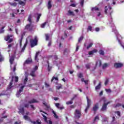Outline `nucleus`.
I'll use <instances>...</instances> for the list:
<instances>
[{"label": "nucleus", "instance_id": "393cba45", "mask_svg": "<svg viewBox=\"0 0 124 124\" xmlns=\"http://www.w3.org/2000/svg\"><path fill=\"white\" fill-rule=\"evenodd\" d=\"M18 3L19 4H20V5H22V6H25L26 4V3H25V2L21 0L18 1Z\"/></svg>", "mask_w": 124, "mask_h": 124}, {"label": "nucleus", "instance_id": "4d7b16f0", "mask_svg": "<svg viewBox=\"0 0 124 124\" xmlns=\"http://www.w3.org/2000/svg\"><path fill=\"white\" fill-rule=\"evenodd\" d=\"M92 30H93V28H92V26H88V31H92Z\"/></svg>", "mask_w": 124, "mask_h": 124}, {"label": "nucleus", "instance_id": "bf43d9fd", "mask_svg": "<svg viewBox=\"0 0 124 124\" xmlns=\"http://www.w3.org/2000/svg\"><path fill=\"white\" fill-rule=\"evenodd\" d=\"M105 91L107 92V93H111L112 92V91H111L110 89H106Z\"/></svg>", "mask_w": 124, "mask_h": 124}, {"label": "nucleus", "instance_id": "f3484780", "mask_svg": "<svg viewBox=\"0 0 124 124\" xmlns=\"http://www.w3.org/2000/svg\"><path fill=\"white\" fill-rule=\"evenodd\" d=\"M87 101V106L91 107V99H89L88 96L86 97Z\"/></svg>", "mask_w": 124, "mask_h": 124}, {"label": "nucleus", "instance_id": "473e14b6", "mask_svg": "<svg viewBox=\"0 0 124 124\" xmlns=\"http://www.w3.org/2000/svg\"><path fill=\"white\" fill-rule=\"evenodd\" d=\"M96 121H99V116H98V115L96 116L93 120L94 122Z\"/></svg>", "mask_w": 124, "mask_h": 124}, {"label": "nucleus", "instance_id": "8fccbe9b", "mask_svg": "<svg viewBox=\"0 0 124 124\" xmlns=\"http://www.w3.org/2000/svg\"><path fill=\"white\" fill-rule=\"evenodd\" d=\"M108 82H109V79H108V78H107V79L106 80V81L105 82V85L107 86V85H108Z\"/></svg>", "mask_w": 124, "mask_h": 124}, {"label": "nucleus", "instance_id": "c9c22d12", "mask_svg": "<svg viewBox=\"0 0 124 124\" xmlns=\"http://www.w3.org/2000/svg\"><path fill=\"white\" fill-rule=\"evenodd\" d=\"M38 55H39V52H36L35 56V60L36 61L37 60V58L38 57Z\"/></svg>", "mask_w": 124, "mask_h": 124}, {"label": "nucleus", "instance_id": "6e6d98bb", "mask_svg": "<svg viewBox=\"0 0 124 124\" xmlns=\"http://www.w3.org/2000/svg\"><path fill=\"white\" fill-rule=\"evenodd\" d=\"M30 106H31V109H32V110H35V108L34 107L33 105H30Z\"/></svg>", "mask_w": 124, "mask_h": 124}, {"label": "nucleus", "instance_id": "39448f33", "mask_svg": "<svg viewBox=\"0 0 124 124\" xmlns=\"http://www.w3.org/2000/svg\"><path fill=\"white\" fill-rule=\"evenodd\" d=\"M24 88H25V86H22L20 87V89H19V91L16 93L17 97H19V96H21V93L23 92Z\"/></svg>", "mask_w": 124, "mask_h": 124}, {"label": "nucleus", "instance_id": "ddd939ff", "mask_svg": "<svg viewBox=\"0 0 124 124\" xmlns=\"http://www.w3.org/2000/svg\"><path fill=\"white\" fill-rule=\"evenodd\" d=\"M32 62V60H31V59L28 58L25 62V63H26L27 64H29L30 63H31Z\"/></svg>", "mask_w": 124, "mask_h": 124}, {"label": "nucleus", "instance_id": "6ab92c4d", "mask_svg": "<svg viewBox=\"0 0 124 124\" xmlns=\"http://www.w3.org/2000/svg\"><path fill=\"white\" fill-rule=\"evenodd\" d=\"M14 62V57L13 56L10 59V64H13Z\"/></svg>", "mask_w": 124, "mask_h": 124}, {"label": "nucleus", "instance_id": "69168bd1", "mask_svg": "<svg viewBox=\"0 0 124 124\" xmlns=\"http://www.w3.org/2000/svg\"><path fill=\"white\" fill-rule=\"evenodd\" d=\"M108 10V9H107V7L106 6L105 8V13H106V14H107Z\"/></svg>", "mask_w": 124, "mask_h": 124}, {"label": "nucleus", "instance_id": "cd10ccee", "mask_svg": "<svg viewBox=\"0 0 124 124\" xmlns=\"http://www.w3.org/2000/svg\"><path fill=\"white\" fill-rule=\"evenodd\" d=\"M108 67V64L107 63H105L104 64H103V66H102V68L103 69H105V68H106V67Z\"/></svg>", "mask_w": 124, "mask_h": 124}, {"label": "nucleus", "instance_id": "f257e3e1", "mask_svg": "<svg viewBox=\"0 0 124 124\" xmlns=\"http://www.w3.org/2000/svg\"><path fill=\"white\" fill-rule=\"evenodd\" d=\"M30 45H31V48H33L34 46H36L38 42V39L37 38V36H35L34 39H31L30 40Z\"/></svg>", "mask_w": 124, "mask_h": 124}, {"label": "nucleus", "instance_id": "052dcab7", "mask_svg": "<svg viewBox=\"0 0 124 124\" xmlns=\"http://www.w3.org/2000/svg\"><path fill=\"white\" fill-rule=\"evenodd\" d=\"M13 42V38H11L10 40L8 41V43H11V42Z\"/></svg>", "mask_w": 124, "mask_h": 124}, {"label": "nucleus", "instance_id": "58836bf2", "mask_svg": "<svg viewBox=\"0 0 124 124\" xmlns=\"http://www.w3.org/2000/svg\"><path fill=\"white\" fill-rule=\"evenodd\" d=\"M49 38H50L49 34H46V41H48V40H49Z\"/></svg>", "mask_w": 124, "mask_h": 124}, {"label": "nucleus", "instance_id": "e2e57ef3", "mask_svg": "<svg viewBox=\"0 0 124 124\" xmlns=\"http://www.w3.org/2000/svg\"><path fill=\"white\" fill-rule=\"evenodd\" d=\"M55 106L57 107L58 108H60V103H56Z\"/></svg>", "mask_w": 124, "mask_h": 124}, {"label": "nucleus", "instance_id": "bb28decb", "mask_svg": "<svg viewBox=\"0 0 124 124\" xmlns=\"http://www.w3.org/2000/svg\"><path fill=\"white\" fill-rule=\"evenodd\" d=\"M52 113L53 114H54V118H55L56 119H58L59 118V116H58V115H57V113H56V112H55V111L53 110Z\"/></svg>", "mask_w": 124, "mask_h": 124}, {"label": "nucleus", "instance_id": "a211bd4d", "mask_svg": "<svg viewBox=\"0 0 124 124\" xmlns=\"http://www.w3.org/2000/svg\"><path fill=\"white\" fill-rule=\"evenodd\" d=\"M96 52H97V50L96 49H93L92 51H89V55H93V54H94V53H96Z\"/></svg>", "mask_w": 124, "mask_h": 124}, {"label": "nucleus", "instance_id": "e433bc0d", "mask_svg": "<svg viewBox=\"0 0 124 124\" xmlns=\"http://www.w3.org/2000/svg\"><path fill=\"white\" fill-rule=\"evenodd\" d=\"M78 78H83V74L80 73L78 74Z\"/></svg>", "mask_w": 124, "mask_h": 124}, {"label": "nucleus", "instance_id": "603ef678", "mask_svg": "<svg viewBox=\"0 0 124 124\" xmlns=\"http://www.w3.org/2000/svg\"><path fill=\"white\" fill-rule=\"evenodd\" d=\"M22 41H23V35L21 36V38L19 42L20 46H22Z\"/></svg>", "mask_w": 124, "mask_h": 124}, {"label": "nucleus", "instance_id": "49530a36", "mask_svg": "<svg viewBox=\"0 0 124 124\" xmlns=\"http://www.w3.org/2000/svg\"><path fill=\"white\" fill-rule=\"evenodd\" d=\"M84 0H81L80 1V5L81 6L83 7L84 6Z\"/></svg>", "mask_w": 124, "mask_h": 124}, {"label": "nucleus", "instance_id": "f03ea898", "mask_svg": "<svg viewBox=\"0 0 124 124\" xmlns=\"http://www.w3.org/2000/svg\"><path fill=\"white\" fill-rule=\"evenodd\" d=\"M74 115L75 118H76V119H80V118H81V116H82L81 111L78 109L75 110Z\"/></svg>", "mask_w": 124, "mask_h": 124}, {"label": "nucleus", "instance_id": "f8f14e48", "mask_svg": "<svg viewBox=\"0 0 124 124\" xmlns=\"http://www.w3.org/2000/svg\"><path fill=\"white\" fill-rule=\"evenodd\" d=\"M100 89H101V82H99L98 85L95 88V91H97V90H99Z\"/></svg>", "mask_w": 124, "mask_h": 124}, {"label": "nucleus", "instance_id": "864d4df0", "mask_svg": "<svg viewBox=\"0 0 124 124\" xmlns=\"http://www.w3.org/2000/svg\"><path fill=\"white\" fill-rule=\"evenodd\" d=\"M89 108H90V107L87 106V107L85 109V113H87L88 112V110H89Z\"/></svg>", "mask_w": 124, "mask_h": 124}, {"label": "nucleus", "instance_id": "2f4dec72", "mask_svg": "<svg viewBox=\"0 0 124 124\" xmlns=\"http://www.w3.org/2000/svg\"><path fill=\"white\" fill-rule=\"evenodd\" d=\"M54 80H55L56 81H59V78H58V77H53L51 79V82H53Z\"/></svg>", "mask_w": 124, "mask_h": 124}, {"label": "nucleus", "instance_id": "b1692460", "mask_svg": "<svg viewBox=\"0 0 124 124\" xmlns=\"http://www.w3.org/2000/svg\"><path fill=\"white\" fill-rule=\"evenodd\" d=\"M47 23H48V21H46V22H45L44 23L42 24L41 25V27L42 28V29H44V28H45V26L47 24Z\"/></svg>", "mask_w": 124, "mask_h": 124}, {"label": "nucleus", "instance_id": "1a4fd4ad", "mask_svg": "<svg viewBox=\"0 0 124 124\" xmlns=\"http://www.w3.org/2000/svg\"><path fill=\"white\" fill-rule=\"evenodd\" d=\"M18 113V114H21V115H24L25 114V108H24V107H22L20 108H19Z\"/></svg>", "mask_w": 124, "mask_h": 124}, {"label": "nucleus", "instance_id": "f704fd0d", "mask_svg": "<svg viewBox=\"0 0 124 124\" xmlns=\"http://www.w3.org/2000/svg\"><path fill=\"white\" fill-rule=\"evenodd\" d=\"M47 69L48 71H50V70H51V67H50L49 61H47Z\"/></svg>", "mask_w": 124, "mask_h": 124}, {"label": "nucleus", "instance_id": "4468645a", "mask_svg": "<svg viewBox=\"0 0 124 124\" xmlns=\"http://www.w3.org/2000/svg\"><path fill=\"white\" fill-rule=\"evenodd\" d=\"M31 19H32V16L31 14L29 15L27 21L29 22L30 24L32 23Z\"/></svg>", "mask_w": 124, "mask_h": 124}, {"label": "nucleus", "instance_id": "5701e85b", "mask_svg": "<svg viewBox=\"0 0 124 124\" xmlns=\"http://www.w3.org/2000/svg\"><path fill=\"white\" fill-rule=\"evenodd\" d=\"M91 10L93 12V11H98L99 10V8H98V7H95L92 8Z\"/></svg>", "mask_w": 124, "mask_h": 124}, {"label": "nucleus", "instance_id": "6e6552de", "mask_svg": "<svg viewBox=\"0 0 124 124\" xmlns=\"http://www.w3.org/2000/svg\"><path fill=\"white\" fill-rule=\"evenodd\" d=\"M98 103L96 104L93 108V110L94 112V114H95V112L98 110Z\"/></svg>", "mask_w": 124, "mask_h": 124}, {"label": "nucleus", "instance_id": "13d9d810", "mask_svg": "<svg viewBox=\"0 0 124 124\" xmlns=\"http://www.w3.org/2000/svg\"><path fill=\"white\" fill-rule=\"evenodd\" d=\"M26 47H27V44H25L23 48H22V51H24L25 49H26Z\"/></svg>", "mask_w": 124, "mask_h": 124}, {"label": "nucleus", "instance_id": "0e129e2a", "mask_svg": "<svg viewBox=\"0 0 124 124\" xmlns=\"http://www.w3.org/2000/svg\"><path fill=\"white\" fill-rule=\"evenodd\" d=\"M70 6H72L73 7H76V5L74 3L71 4Z\"/></svg>", "mask_w": 124, "mask_h": 124}, {"label": "nucleus", "instance_id": "412c9836", "mask_svg": "<svg viewBox=\"0 0 124 124\" xmlns=\"http://www.w3.org/2000/svg\"><path fill=\"white\" fill-rule=\"evenodd\" d=\"M37 15L38 16L37 17L36 22H39V20L40 19V17H41V14H37Z\"/></svg>", "mask_w": 124, "mask_h": 124}, {"label": "nucleus", "instance_id": "3c124183", "mask_svg": "<svg viewBox=\"0 0 124 124\" xmlns=\"http://www.w3.org/2000/svg\"><path fill=\"white\" fill-rule=\"evenodd\" d=\"M116 114H117L118 116H119V117H121V112H120V111H117L115 112Z\"/></svg>", "mask_w": 124, "mask_h": 124}, {"label": "nucleus", "instance_id": "774afa93", "mask_svg": "<svg viewBox=\"0 0 124 124\" xmlns=\"http://www.w3.org/2000/svg\"><path fill=\"white\" fill-rule=\"evenodd\" d=\"M2 61H3V57H2V56H1V55H0V62H2Z\"/></svg>", "mask_w": 124, "mask_h": 124}, {"label": "nucleus", "instance_id": "423d86ee", "mask_svg": "<svg viewBox=\"0 0 124 124\" xmlns=\"http://www.w3.org/2000/svg\"><path fill=\"white\" fill-rule=\"evenodd\" d=\"M110 103V102H108L107 103H104L102 108H101V110L102 111H106L107 109V105Z\"/></svg>", "mask_w": 124, "mask_h": 124}, {"label": "nucleus", "instance_id": "09e8293b", "mask_svg": "<svg viewBox=\"0 0 124 124\" xmlns=\"http://www.w3.org/2000/svg\"><path fill=\"white\" fill-rule=\"evenodd\" d=\"M29 106H30V105H29V104H25L24 105V107H25V108H29Z\"/></svg>", "mask_w": 124, "mask_h": 124}, {"label": "nucleus", "instance_id": "7ed1b4c3", "mask_svg": "<svg viewBox=\"0 0 124 124\" xmlns=\"http://www.w3.org/2000/svg\"><path fill=\"white\" fill-rule=\"evenodd\" d=\"M25 30L29 31H32V26H31V23L27 24L25 27Z\"/></svg>", "mask_w": 124, "mask_h": 124}, {"label": "nucleus", "instance_id": "c85d7f7f", "mask_svg": "<svg viewBox=\"0 0 124 124\" xmlns=\"http://www.w3.org/2000/svg\"><path fill=\"white\" fill-rule=\"evenodd\" d=\"M93 43H90L87 46V49L88 50V49H90V48H91V47L93 46Z\"/></svg>", "mask_w": 124, "mask_h": 124}, {"label": "nucleus", "instance_id": "2eb2a0df", "mask_svg": "<svg viewBox=\"0 0 124 124\" xmlns=\"http://www.w3.org/2000/svg\"><path fill=\"white\" fill-rule=\"evenodd\" d=\"M47 7L48 9H51V8H52V3H51V0H49L48 1Z\"/></svg>", "mask_w": 124, "mask_h": 124}, {"label": "nucleus", "instance_id": "a18cd8bd", "mask_svg": "<svg viewBox=\"0 0 124 124\" xmlns=\"http://www.w3.org/2000/svg\"><path fill=\"white\" fill-rule=\"evenodd\" d=\"M42 116H43V118H44L45 121L46 122H47V117H46V116H45V115L44 114H42Z\"/></svg>", "mask_w": 124, "mask_h": 124}, {"label": "nucleus", "instance_id": "a878e982", "mask_svg": "<svg viewBox=\"0 0 124 124\" xmlns=\"http://www.w3.org/2000/svg\"><path fill=\"white\" fill-rule=\"evenodd\" d=\"M10 37H12V35H11L10 36L7 35L6 36V38H5V40L6 41H8L10 39Z\"/></svg>", "mask_w": 124, "mask_h": 124}, {"label": "nucleus", "instance_id": "dca6fc26", "mask_svg": "<svg viewBox=\"0 0 124 124\" xmlns=\"http://www.w3.org/2000/svg\"><path fill=\"white\" fill-rule=\"evenodd\" d=\"M30 75L32 77H35V71L32 70L30 73Z\"/></svg>", "mask_w": 124, "mask_h": 124}, {"label": "nucleus", "instance_id": "4c0bfd02", "mask_svg": "<svg viewBox=\"0 0 124 124\" xmlns=\"http://www.w3.org/2000/svg\"><path fill=\"white\" fill-rule=\"evenodd\" d=\"M84 38V36H80L79 38H78V42H81V41H82V40H83V39Z\"/></svg>", "mask_w": 124, "mask_h": 124}, {"label": "nucleus", "instance_id": "de8ad7c7", "mask_svg": "<svg viewBox=\"0 0 124 124\" xmlns=\"http://www.w3.org/2000/svg\"><path fill=\"white\" fill-rule=\"evenodd\" d=\"M76 97H77V94H75L74 97L71 98V101H73V100H74Z\"/></svg>", "mask_w": 124, "mask_h": 124}, {"label": "nucleus", "instance_id": "a19ab883", "mask_svg": "<svg viewBox=\"0 0 124 124\" xmlns=\"http://www.w3.org/2000/svg\"><path fill=\"white\" fill-rule=\"evenodd\" d=\"M72 103H73V102H72V101H69L66 102V104L67 105H69V104L71 105L72 104Z\"/></svg>", "mask_w": 124, "mask_h": 124}, {"label": "nucleus", "instance_id": "680f3d73", "mask_svg": "<svg viewBox=\"0 0 124 124\" xmlns=\"http://www.w3.org/2000/svg\"><path fill=\"white\" fill-rule=\"evenodd\" d=\"M38 69V67L37 66H35L33 70H34L35 72Z\"/></svg>", "mask_w": 124, "mask_h": 124}, {"label": "nucleus", "instance_id": "9b49d317", "mask_svg": "<svg viewBox=\"0 0 124 124\" xmlns=\"http://www.w3.org/2000/svg\"><path fill=\"white\" fill-rule=\"evenodd\" d=\"M14 78V77H12V80L11 81V82H10L9 85H8V89H11V88H12V85H13V78Z\"/></svg>", "mask_w": 124, "mask_h": 124}, {"label": "nucleus", "instance_id": "9d476101", "mask_svg": "<svg viewBox=\"0 0 124 124\" xmlns=\"http://www.w3.org/2000/svg\"><path fill=\"white\" fill-rule=\"evenodd\" d=\"M29 104H32L33 103H38V101L36 100L35 99H32V100L28 101Z\"/></svg>", "mask_w": 124, "mask_h": 124}, {"label": "nucleus", "instance_id": "37998d69", "mask_svg": "<svg viewBox=\"0 0 124 124\" xmlns=\"http://www.w3.org/2000/svg\"><path fill=\"white\" fill-rule=\"evenodd\" d=\"M61 89H62V86L61 84L59 86H56L57 90H61Z\"/></svg>", "mask_w": 124, "mask_h": 124}, {"label": "nucleus", "instance_id": "c03bdc74", "mask_svg": "<svg viewBox=\"0 0 124 124\" xmlns=\"http://www.w3.org/2000/svg\"><path fill=\"white\" fill-rule=\"evenodd\" d=\"M18 80H19V78L18 77H15V81L16 82V83H17V82H18Z\"/></svg>", "mask_w": 124, "mask_h": 124}, {"label": "nucleus", "instance_id": "72a5a7b5", "mask_svg": "<svg viewBox=\"0 0 124 124\" xmlns=\"http://www.w3.org/2000/svg\"><path fill=\"white\" fill-rule=\"evenodd\" d=\"M5 28V26H3L1 30H0V33H3V32H4V30H3V29H4Z\"/></svg>", "mask_w": 124, "mask_h": 124}, {"label": "nucleus", "instance_id": "7c9ffc66", "mask_svg": "<svg viewBox=\"0 0 124 124\" xmlns=\"http://www.w3.org/2000/svg\"><path fill=\"white\" fill-rule=\"evenodd\" d=\"M68 13L69 14V15H71L72 16H74V13H73V12L70 11V10H69L68 11Z\"/></svg>", "mask_w": 124, "mask_h": 124}, {"label": "nucleus", "instance_id": "5fc2aeb1", "mask_svg": "<svg viewBox=\"0 0 124 124\" xmlns=\"http://www.w3.org/2000/svg\"><path fill=\"white\" fill-rule=\"evenodd\" d=\"M28 77H26L24 79V84H26L27 82H28Z\"/></svg>", "mask_w": 124, "mask_h": 124}, {"label": "nucleus", "instance_id": "4be33fe9", "mask_svg": "<svg viewBox=\"0 0 124 124\" xmlns=\"http://www.w3.org/2000/svg\"><path fill=\"white\" fill-rule=\"evenodd\" d=\"M9 4L11 5V6H14V7H16V6H17V3L16 2L14 3L9 2Z\"/></svg>", "mask_w": 124, "mask_h": 124}, {"label": "nucleus", "instance_id": "0eeeda50", "mask_svg": "<svg viewBox=\"0 0 124 124\" xmlns=\"http://www.w3.org/2000/svg\"><path fill=\"white\" fill-rule=\"evenodd\" d=\"M99 64V66L100 67L101 66L102 63L101 62V60H98L96 62V64H95V66H94V68L93 70H92L93 71L94 70H95V69L96 68V67L97 66V65Z\"/></svg>", "mask_w": 124, "mask_h": 124}, {"label": "nucleus", "instance_id": "79ce46f5", "mask_svg": "<svg viewBox=\"0 0 124 124\" xmlns=\"http://www.w3.org/2000/svg\"><path fill=\"white\" fill-rule=\"evenodd\" d=\"M86 68L87 69H90L91 68V64H87L85 65Z\"/></svg>", "mask_w": 124, "mask_h": 124}, {"label": "nucleus", "instance_id": "aec40b11", "mask_svg": "<svg viewBox=\"0 0 124 124\" xmlns=\"http://www.w3.org/2000/svg\"><path fill=\"white\" fill-rule=\"evenodd\" d=\"M81 82H84L85 84V85H88L89 84V80H85V78H82L81 79Z\"/></svg>", "mask_w": 124, "mask_h": 124}, {"label": "nucleus", "instance_id": "c756f323", "mask_svg": "<svg viewBox=\"0 0 124 124\" xmlns=\"http://www.w3.org/2000/svg\"><path fill=\"white\" fill-rule=\"evenodd\" d=\"M99 53L100 55H102V56H104V51L103 50H102V49H100V50H99Z\"/></svg>", "mask_w": 124, "mask_h": 124}, {"label": "nucleus", "instance_id": "ea45409f", "mask_svg": "<svg viewBox=\"0 0 124 124\" xmlns=\"http://www.w3.org/2000/svg\"><path fill=\"white\" fill-rule=\"evenodd\" d=\"M121 106H122V104L118 103L114 106V108H117V107H121Z\"/></svg>", "mask_w": 124, "mask_h": 124}, {"label": "nucleus", "instance_id": "338daca9", "mask_svg": "<svg viewBox=\"0 0 124 124\" xmlns=\"http://www.w3.org/2000/svg\"><path fill=\"white\" fill-rule=\"evenodd\" d=\"M78 50H79V46L77 45V47L76 48V52H77L78 51Z\"/></svg>", "mask_w": 124, "mask_h": 124}, {"label": "nucleus", "instance_id": "20e7f679", "mask_svg": "<svg viewBox=\"0 0 124 124\" xmlns=\"http://www.w3.org/2000/svg\"><path fill=\"white\" fill-rule=\"evenodd\" d=\"M114 66L115 68H121V67H123L124 66V64L120 62H116L114 63Z\"/></svg>", "mask_w": 124, "mask_h": 124}]
</instances>
